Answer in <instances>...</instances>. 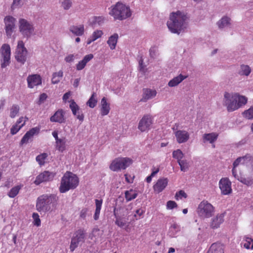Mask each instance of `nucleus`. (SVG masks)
I'll return each mask as SVG.
<instances>
[{
	"label": "nucleus",
	"instance_id": "nucleus-1",
	"mask_svg": "<svg viewBox=\"0 0 253 253\" xmlns=\"http://www.w3.org/2000/svg\"><path fill=\"white\" fill-rule=\"evenodd\" d=\"M167 25L171 33L179 35L187 28L188 17L184 12L180 11L172 12L167 22Z\"/></svg>",
	"mask_w": 253,
	"mask_h": 253
},
{
	"label": "nucleus",
	"instance_id": "nucleus-2",
	"mask_svg": "<svg viewBox=\"0 0 253 253\" xmlns=\"http://www.w3.org/2000/svg\"><path fill=\"white\" fill-rule=\"evenodd\" d=\"M248 98L239 93L225 92L223 99V105L228 112H233L245 106Z\"/></svg>",
	"mask_w": 253,
	"mask_h": 253
},
{
	"label": "nucleus",
	"instance_id": "nucleus-3",
	"mask_svg": "<svg viewBox=\"0 0 253 253\" xmlns=\"http://www.w3.org/2000/svg\"><path fill=\"white\" fill-rule=\"evenodd\" d=\"M58 197L54 194H44L37 201L36 208L41 213H45L56 206Z\"/></svg>",
	"mask_w": 253,
	"mask_h": 253
},
{
	"label": "nucleus",
	"instance_id": "nucleus-4",
	"mask_svg": "<svg viewBox=\"0 0 253 253\" xmlns=\"http://www.w3.org/2000/svg\"><path fill=\"white\" fill-rule=\"evenodd\" d=\"M109 14L115 20H124L131 17L132 11L128 5L118 2L110 7Z\"/></svg>",
	"mask_w": 253,
	"mask_h": 253
},
{
	"label": "nucleus",
	"instance_id": "nucleus-5",
	"mask_svg": "<svg viewBox=\"0 0 253 253\" xmlns=\"http://www.w3.org/2000/svg\"><path fill=\"white\" fill-rule=\"evenodd\" d=\"M79 182V178L76 174L67 171L61 178L59 191L64 193L71 189H74L78 186Z\"/></svg>",
	"mask_w": 253,
	"mask_h": 253
},
{
	"label": "nucleus",
	"instance_id": "nucleus-6",
	"mask_svg": "<svg viewBox=\"0 0 253 253\" xmlns=\"http://www.w3.org/2000/svg\"><path fill=\"white\" fill-rule=\"evenodd\" d=\"M196 211L201 218H209L214 214L215 208L208 201L203 200L198 205Z\"/></svg>",
	"mask_w": 253,
	"mask_h": 253
},
{
	"label": "nucleus",
	"instance_id": "nucleus-7",
	"mask_svg": "<svg viewBox=\"0 0 253 253\" xmlns=\"http://www.w3.org/2000/svg\"><path fill=\"white\" fill-rule=\"evenodd\" d=\"M18 28L19 32L24 38L28 39L35 34L33 24L25 18L19 19Z\"/></svg>",
	"mask_w": 253,
	"mask_h": 253
},
{
	"label": "nucleus",
	"instance_id": "nucleus-8",
	"mask_svg": "<svg viewBox=\"0 0 253 253\" xmlns=\"http://www.w3.org/2000/svg\"><path fill=\"white\" fill-rule=\"evenodd\" d=\"M132 163V160L129 158H117L113 160L109 166L110 169L113 171H118L125 169Z\"/></svg>",
	"mask_w": 253,
	"mask_h": 253
},
{
	"label": "nucleus",
	"instance_id": "nucleus-9",
	"mask_svg": "<svg viewBox=\"0 0 253 253\" xmlns=\"http://www.w3.org/2000/svg\"><path fill=\"white\" fill-rule=\"evenodd\" d=\"M16 19L11 15H6L3 19L4 28L7 38H10L16 28Z\"/></svg>",
	"mask_w": 253,
	"mask_h": 253
},
{
	"label": "nucleus",
	"instance_id": "nucleus-10",
	"mask_svg": "<svg viewBox=\"0 0 253 253\" xmlns=\"http://www.w3.org/2000/svg\"><path fill=\"white\" fill-rule=\"evenodd\" d=\"M0 54L1 67L4 68L9 65L10 62L11 49L10 45L6 43L2 44L0 48Z\"/></svg>",
	"mask_w": 253,
	"mask_h": 253
},
{
	"label": "nucleus",
	"instance_id": "nucleus-11",
	"mask_svg": "<svg viewBox=\"0 0 253 253\" xmlns=\"http://www.w3.org/2000/svg\"><path fill=\"white\" fill-rule=\"evenodd\" d=\"M85 236V232L82 229L78 230L74 233L70 246V249L71 252H73L80 243L84 242Z\"/></svg>",
	"mask_w": 253,
	"mask_h": 253
},
{
	"label": "nucleus",
	"instance_id": "nucleus-12",
	"mask_svg": "<svg viewBox=\"0 0 253 253\" xmlns=\"http://www.w3.org/2000/svg\"><path fill=\"white\" fill-rule=\"evenodd\" d=\"M27 50L24 46V43L22 41L18 42L16 50L15 58L18 62L24 64L27 59Z\"/></svg>",
	"mask_w": 253,
	"mask_h": 253
},
{
	"label": "nucleus",
	"instance_id": "nucleus-13",
	"mask_svg": "<svg viewBox=\"0 0 253 253\" xmlns=\"http://www.w3.org/2000/svg\"><path fill=\"white\" fill-rule=\"evenodd\" d=\"M152 124V117L150 115H145L139 121L138 129L141 132L147 131L151 128Z\"/></svg>",
	"mask_w": 253,
	"mask_h": 253
},
{
	"label": "nucleus",
	"instance_id": "nucleus-14",
	"mask_svg": "<svg viewBox=\"0 0 253 253\" xmlns=\"http://www.w3.org/2000/svg\"><path fill=\"white\" fill-rule=\"evenodd\" d=\"M219 187L221 193L224 195H229L232 191L231 182L227 177H223L219 181Z\"/></svg>",
	"mask_w": 253,
	"mask_h": 253
},
{
	"label": "nucleus",
	"instance_id": "nucleus-15",
	"mask_svg": "<svg viewBox=\"0 0 253 253\" xmlns=\"http://www.w3.org/2000/svg\"><path fill=\"white\" fill-rule=\"evenodd\" d=\"M225 213H219L213 216L209 222L211 228L215 229L220 227L224 221Z\"/></svg>",
	"mask_w": 253,
	"mask_h": 253
},
{
	"label": "nucleus",
	"instance_id": "nucleus-16",
	"mask_svg": "<svg viewBox=\"0 0 253 253\" xmlns=\"http://www.w3.org/2000/svg\"><path fill=\"white\" fill-rule=\"evenodd\" d=\"M55 174L48 171H45L39 174L34 181V183L38 185L41 183L50 181L53 179Z\"/></svg>",
	"mask_w": 253,
	"mask_h": 253
},
{
	"label": "nucleus",
	"instance_id": "nucleus-17",
	"mask_svg": "<svg viewBox=\"0 0 253 253\" xmlns=\"http://www.w3.org/2000/svg\"><path fill=\"white\" fill-rule=\"evenodd\" d=\"M174 134L176 141L179 144L186 142L190 138L189 133L185 130H176Z\"/></svg>",
	"mask_w": 253,
	"mask_h": 253
},
{
	"label": "nucleus",
	"instance_id": "nucleus-18",
	"mask_svg": "<svg viewBox=\"0 0 253 253\" xmlns=\"http://www.w3.org/2000/svg\"><path fill=\"white\" fill-rule=\"evenodd\" d=\"M27 81L28 87L33 88L42 84V78L38 74L30 75L28 76Z\"/></svg>",
	"mask_w": 253,
	"mask_h": 253
},
{
	"label": "nucleus",
	"instance_id": "nucleus-19",
	"mask_svg": "<svg viewBox=\"0 0 253 253\" xmlns=\"http://www.w3.org/2000/svg\"><path fill=\"white\" fill-rule=\"evenodd\" d=\"M40 130V127H35L28 131L21 139L20 141V145H23L24 144L28 143L29 140L32 139L34 135L39 133Z\"/></svg>",
	"mask_w": 253,
	"mask_h": 253
},
{
	"label": "nucleus",
	"instance_id": "nucleus-20",
	"mask_svg": "<svg viewBox=\"0 0 253 253\" xmlns=\"http://www.w3.org/2000/svg\"><path fill=\"white\" fill-rule=\"evenodd\" d=\"M216 24L219 30H223L231 26L232 20L230 17L224 15L217 21Z\"/></svg>",
	"mask_w": 253,
	"mask_h": 253
},
{
	"label": "nucleus",
	"instance_id": "nucleus-21",
	"mask_svg": "<svg viewBox=\"0 0 253 253\" xmlns=\"http://www.w3.org/2000/svg\"><path fill=\"white\" fill-rule=\"evenodd\" d=\"M168 183L167 178H161L159 179L153 186V189L155 192L159 193L165 189Z\"/></svg>",
	"mask_w": 253,
	"mask_h": 253
},
{
	"label": "nucleus",
	"instance_id": "nucleus-22",
	"mask_svg": "<svg viewBox=\"0 0 253 253\" xmlns=\"http://www.w3.org/2000/svg\"><path fill=\"white\" fill-rule=\"evenodd\" d=\"M70 102V108L72 110L73 114L76 116L79 121L82 122L84 121V116L83 113L80 112V107L74 100H72Z\"/></svg>",
	"mask_w": 253,
	"mask_h": 253
},
{
	"label": "nucleus",
	"instance_id": "nucleus-23",
	"mask_svg": "<svg viewBox=\"0 0 253 253\" xmlns=\"http://www.w3.org/2000/svg\"><path fill=\"white\" fill-rule=\"evenodd\" d=\"M64 115V111L62 109H59L50 117V121L51 122L63 123L65 122Z\"/></svg>",
	"mask_w": 253,
	"mask_h": 253
},
{
	"label": "nucleus",
	"instance_id": "nucleus-24",
	"mask_svg": "<svg viewBox=\"0 0 253 253\" xmlns=\"http://www.w3.org/2000/svg\"><path fill=\"white\" fill-rule=\"evenodd\" d=\"M131 208V205H129L126 207H116L114 209V216L126 217L129 213L128 210H130Z\"/></svg>",
	"mask_w": 253,
	"mask_h": 253
},
{
	"label": "nucleus",
	"instance_id": "nucleus-25",
	"mask_svg": "<svg viewBox=\"0 0 253 253\" xmlns=\"http://www.w3.org/2000/svg\"><path fill=\"white\" fill-rule=\"evenodd\" d=\"M187 78V76L180 74L171 79L168 82V85L170 87H176Z\"/></svg>",
	"mask_w": 253,
	"mask_h": 253
},
{
	"label": "nucleus",
	"instance_id": "nucleus-26",
	"mask_svg": "<svg viewBox=\"0 0 253 253\" xmlns=\"http://www.w3.org/2000/svg\"><path fill=\"white\" fill-rule=\"evenodd\" d=\"M240 182L247 186L253 184V169L249 170L244 177H240Z\"/></svg>",
	"mask_w": 253,
	"mask_h": 253
},
{
	"label": "nucleus",
	"instance_id": "nucleus-27",
	"mask_svg": "<svg viewBox=\"0 0 253 253\" xmlns=\"http://www.w3.org/2000/svg\"><path fill=\"white\" fill-rule=\"evenodd\" d=\"M157 91L155 89L146 88L143 89V96L141 100L146 101L151 99L156 96Z\"/></svg>",
	"mask_w": 253,
	"mask_h": 253
},
{
	"label": "nucleus",
	"instance_id": "nucleus-28",
	"mask_svg": "<svg viewBox=\"0 0 253 253\" xmlns=\"http://www.w3.org/2000/svg\"><path fill=\"white\" fill-rule=\"evenodd\" d=\"M100 113L102 116L108 115L110 110V104L107 101L105 97H103L100 102Z\"/></svg>",
	"mask_w": 253,
	"mask_h": 253
},
{
	"label": "nucleus",
	"instance_id": "nucleus-29",
	"mask_svg": "<svg viewBox=\"0 0 253 253\" xmlns=\"http://www.w3.org/2000/svg\"><path fill=\"white\" fill-rule=\"evenodd\" d=\"M93 58V55L92 54H89L86 55L84 58L80 61L76 65V69L78 71L82 70L83 69L86 64L90 61Z\"/></svg>",
	"mask_w": 253,
	"mask_h": 253
},
{
	"label": "nucleus",
	"instance_id": "nucleus-30",
	"mask_svg": "<svg viewBox=\"0 0 253 253\" xmlns=\"http://www.w3.org/2000/svg\"><path fill=\"white\" fill-rule=\"evenodd\" d=\"M70 31L77 36H81L84 32V26L83 24L73 25L70 27Z\"/></svg>",
	"mask_w": 253,
	"mask_h": 253
},
{
	"label": "nucleus",
	"instance_id": "nucleus-31",
	"mask_svg": "<svg viewBox=\"0 0 253 253\" xmlns=\"http://www.w3.org/2000/svg\"><path fill=\"white\" fill-rule=\"evenodd\" d=\"M119 39V35L117 33H114L108 38L107 43L111 50H114L116 48Z\"/></svg>",
	"mask_w": 253,
	"mask_h": 253
},
{
	"label": "nucleus",
	"instance_id": "nucleus-32",
	"mask_svg": "<svg viewBox=\"0 0 253 253\" xmlns=\"http://www.w3.org/2000/svg\"><path fill=\"white\" fill-rule=\"evenodd\" d=\"M103 35V32L101 30H96L89 37L86 41L87 44H90L97 39L101 38Z\"/></svg>",
	"mask_w": 253,
	"mask_h": 253
},
{
	"label": "nucleus",
	"instance_id": "nucleus-33",
	"mask_svg": "<svg viewBox=\"0 0 253 253\" xmlns=\"http://www.w3.org/2000/svg\"><path fill=\"white\" fill-rule=\"evenodd\" d=\"M105 18L103 16H93L89 19V24L92 27H95L96 26H101L104 23Z\"/></svg>",
	"mask_w": 253,
	"mask_h": 253
},
{
	"label": "nucleus",
	"instance_id": "nucleus-34",
	"mask_svg": "<svg viewBox=\"0 0 253 253\" xmlns=\"http://www.w3.org/2000/svg\"><path fill=\"white\" fill-rule=\"evenodd\" d=\"M218 134L215 132L205 133L203 135V142L213 143L217 139Z\"/></svg>",
	"mask_w": 253,
	"mask_h": 253
},
{
	"label": "nucleus",
	"instance_id": "nucleus-35",
	"mask_svg": "<svg viewBox=\"0 0 253 253\" xmlns=\"http://www.w3.org/2000/svg\"><path fill=\"white\" fill-rule=\"evenodd\" d=\"M207 253H223V249L221 244H212Z\"/></svg>",
	"mask_w": 253,
	"mask_h": 253
},
{
	"label": "nucleus",
	"instance_id": "nucleus-36",
	"mask_svg": "<svg viewBox=\"0 0 253 253\" xmlns=\"http://www.w3.org/2000/svg\"><path fill=\"white\" fill-rule=\"evenodd\" d=\"M241 245L246 249L253 250V239L249 237H244L241 242Z\"/></svg>",
	"mask_w": 253,
	"mask_h": 253
},
{
	"label": "nucleus",
	"instance_id": "nucleus-37",
	"mask_svg": "<svg viewBox=\"0 0 253 253\" xmlns=\"http://www.w3.org/2000/svg\"><path fill=\"white\" fill-rule=\"evenodd\" d=\"M180 230V227L179 225L176 223L171 224L169 227V236L175 237L177 233Z\"/></svg>",
	"mask_w": 253,
	"mask_h": 253
},
{
	"label": "nucleus",
	"instance_id": "nucleus-38",
	"mask_svg": "<svg viewBox=\"0 0 253 253\" xmlns=\"http://www.w3.org/2000/svg\"><path fill=\"white\" fill-rule=\"evenodd\" d=\"M66 139L65 137L60 138L56 141V148L59 151L62 152L66 149Z\"/></svg>",
	"mask_w": 253,
	"mask_h": 253
},
{
	"label": "nucleus",
	"instance_id": "nucleus-39",
	"mask_svg": "<svg viewBox=\"0 0 253 253\" xmlns=\"http://www.w3.org/2000/svg\"><path fill=\"white\" fill-rule=\"evenodd\" d=\"M22 186V185H19L12 187L7 193L8 196L11 198L15 197L18 194Z\"/></svg>",
	"mask_w": 253,
	"mask_h": 253
},
{
	"label": "nucleus",
	"instance_id": "nucleus-40",
	"mask_svg": "<svg viewBox=\"0 0 253 253\" xmlns=\"http://www.w3.org/2000/svg\"><path fill=\"white\" fill-rule=\"evenodd\" d=\"M63 76V72L62 71L60 70L58 72H54L52 74L51 79V83L53 84H58L62 79Z\"/></svg>",
	"mask_w": 253,
	"mask_h": 253
},
{
	"label": "nucleus",
	"instance_id": "nucleus-41",
	"mask_svg": "<svg viewBox=\"0 0 253 253\" xmlns=\"http://www.w3.org/2000/svg\"><path fill=\"white\" fill-rule=\"evenodd\" d=\"M102 205V200H98V199L95 200L96 209H95V213L94 215V219L96 220L99 218Z\"/></svg>",
	"mask_w": 253,
	"mask_h": 253
},
{
	"label": "nucleus",
	"instance_id": "nucleus-42",
	"mask_svg": "<svg viewBox=\"0 0 253 253\" xmlns=\"http://www.w3.org/2000/svg\"><path fill=\"white\" fill-rule=\"evenodd\" d=\"M251 72V67L245 64H241L240 67L239 74L241 75L248 76Z\"/></svg>",
	"mask_w": 253,
	"mask_h": 253
},
{
	"label": "nucleus",
	"instance_id": "nucleus-43",
	"mask_svg": "<svg viewBox=\"0 0 253 253\" xmlns=\"http://www.w3.org/2000/svg\"><path fill=\"white\" fill-rule=\"evenodd\" d=\"M116 218L115 224L120 227H123L126 225L128 219L126 217L115 216Z\"/></svg>",
	"mask_w": 253,
	"mask_h": 253
},
{
	"label": "nucleus",
	"instance_id": "nucleus-44",
	"mask_svg": "<svg viewBox=\"0 0 253 253\" xmlns=\"http://www.w3.org/2000/svg\"><path fill=\"white\" fill-rule=\"evenodd\" d=\"M137 196V192L133 189H130L125 192V198L127 201H129L135 199Z\"/></svg>",
	"mask_w": 253,
	"mask_h": 253
},
{
	"label": "nucleus",
	"instance_id": "nucleus-45",
	"mask_svg": "<svg viewBox=\"0 0 253 253\" xmlns=\"http://www.w3.org/2000/svg\"><path fill=\"white\" fill-rule=\"evenodd\" d=\"M180 167V169L182 171H186L188 170L190 165L189 162L186 159H182L178 162Z\"/></svg>",
	"mask_w": 253,
	"mask_h": 253
},
{
	"label": "nucleus",
	"instance_id": "nucleus-46",
	"mask_svg": "<svg viewBox=\"0 0 253 253\" xmlns=\"http://www.w3.org/2000/svg\"><path fill=\"white\" fill-rule=\"evenodd\" d=\"M97 100L96 99V94L93 93L89 100L87 101L86 104L91 108H93L97 104Z\"/></svg>",
	"mask_w": 253,
	"mask_h": 253
},
{
	"label": "nucleus",
	"instance_id": "nucleus-47",
	"mask_svg": "<svg viewBox=\"0 0 253 253\" xmlns=\"http://www.w3.org/2000/svg\"><path fill=\"white\" fill-rule=\"evenodd\" d=\"M242 115L247 119L253 120V105L251 106L248 109L245 110Z\"/></svg>",
	"mask_w": 253,
	"mask_h": 253
},
{
	"label": "nucleus",
	"instance_id": "nucleus-48",
	"mask_svg": "<svg viewBox=\"0 0 253 253\" xmlns=\"http://www.w3.org/2000/svg\"><path fill=\"white\" fill-rule=\"evenodd\" d=\"M240 158L243 159L242 160L243 165H249L253 163V157L249 154L240 157Z\"/></svg>",
	"mask_w": 253,
	"mask_h": 253
},
{
	"label": "nucleus",
	"instance_id": "nucleus-49",
	"mask_svg": "<svg viewBox=\"0 0 253 253\" xmlns=\"http://www.w3.org/2000/svg\"><path fill=\"white\" fill-rule=\"evenodd\" d=\"M172 157L177 160V163L179 161L182 159L184 157V154L180 149H177L172 152Z\"/></svg>",
	"mask_w": 253,
	"mask_h": 253
},
{
	"label": "nucleus",
	"instance_id": "nucleus-50",
	"mask_svg": "<svg viewBox=\"0 0 253 253\" xmlns=\"http://www.w3.org/2000/svg\"><path fill=\"white\" fill-rule=\"evenodd\" d=\"M19 111V106L18 105H13L10 110V117L11 118H15Z\"/></svg>",
	"mask_w": 253,
	"mask_h": 253
},
{
	"label": "nucleus",
	"instance_id": "nucleus-51",
	"mask_svg": "<svg viewBox=\"0 0 253 253\" xmlns=\"http://www.w3.org/2000/svg\"><path fill=\"white\" fill-rule=\"evenodd\" d=\"M61 6L65 10H68L72 5L71 0H60Z\"/></svg>",
	"mask_w": 253,
	"mask_h": 253
},
{
	"label": "nucleus",
	"instance_id": "nucleus-52",
	"mask_svg": "<svg viewBox=\"0 0 253 253\" xmlns=\"http://www.w3.org/2000/svg\"><path fill=\"white\" fill-rule=\"evenodd\" d=\"M47 157V154L46 153H42L38 155L36 157V161L38 162L39 165L41 166L43 165L45 163V160Z\"/></svg>",
	"mask_w": 253,
	"mask_h": 253
},
{
	"label": "nucleus",
	"instance_id": "nucleus-53",
	"mask_svg": "<svg viewBox=\"0 0 253 253\" xmlns=\"http://www.w3.org/2000/svg\"><path fill=\"white\" fill-rule=\"evenodd\" d=\"M23 127V125H17L16 124L12 126L10 128V133L12 135L16 134Z\"/></svg>",
	"mask_w": 253,
	"mask_h": 253
},
{
	"label": "nucleus",
	"instance_id": "nucleus-54",
	"mask_svg": "<svg viewBox=\"0 0 253 253\" xmlns=\"http://www.w3.org/2000/svg\"><path fill=\"white\" fill-rule=\"evenodd\" d=\"M23 3L22 0H13L11 8L12 10L19 8L22 6Z\"/></svg>",
	"mask_w": 253,
	"mask_h": 253
},
{
	"label": "nucleus",
	"instance_id": "nucleus-55",
	"mask_svg": "<svg viewBox=\"0 0 253 253\" xmlns=\"http://www.w3.org/2000/svg\"><path fill=\"white\" fill-rule=\"evenodd\" d=\"M32 217L34 219V224L37 226H40L41 222L39 214L37 213H33Z\"/></svg>",
	"mask_w": 253,
	"mask_h": 253
},
{
	"label": "nucleus",
	"instance_id": "nucleus-56",
	"mask_svg": "<svg viewBox=\"0 0 253 253\" xmlns=\"http://www.w3.org/2000/svg\"><path fill=\"white\" fill-rule=\"evenodd\" d=\"M186 194L182 190H180L179 192L176 193L175 195V198L177 200L179 199H182L183 198H186Z\"/></svg>",
	"mask_w": 253,
	"mask_h": 253
},
{
	"label": "nucleus",
	"instance_id": "nucleus-57",
	"mask_svg": "<svg viewBox=\"0 0 253 253\" xmlns=\"http://www.w3.org/2000/svg\"><path fill=\"white\" fill-rule=\"evenodd\" d=\"M144 212V211L142 209L139 208L136 210L135 213L134 214V217L136 219H138L141 218V216L143 214Z\"/></svg>",
	"mask_w": 253,
	"mask_h": 253
},
{
	"label": "nucleus",
	"instance_id": "nucleus-58",
	"mask_svg": "<svg viewBox=\"0 0 253 253\" xmlns=\"http://www.w3.org/2000/svg\"><path fill=\"white\" fill-rule=\"evenodd\" d=\"M28 120V118L26 117H20L18 120L17 121L16 123L15 124L17 125H23V126L25 125L26 122Z\"/></svg>",
	"mask_w": 253,
	"mask_h": 253
},
{
	"label": "nucleus",
	"instance_id": "nucleus-59",
	"mask_svg": "<svg viewBox=\"0 0 253 253\" xmlns=\"http://www.w3.org/2000/svg\"><path fill=\"white\" fill-rule=\"evenodd\" d=\"M177 204L173 201H169L167 203V208L169 210H172L177 207Z\"/></svg>",
	"mask_w": 253,
	"mask_h": 253
},
{
	"label": "nucleus",
	"instance_id": "nucleus-60",
	"mask_svg": "<svg viewBox=\"0 0 253 253\" xmlns=\"http://www.w3.org/2000/svg\"><path fill=\"white\" fill-rule=\"evenodd\" d=\"M65 61L68 63H71L74 61L75 56L73 54H70L67 55L64 59Z\"/></svg>",
	"mask_w": 253,
	"mask_h": 253
},
{
	"label": "nucleus",
	"instance_id": "nucleus-61",
	"mask_svg": "<svg viewBox=\"0 0 253 253\" xmlns=\"http://www.w3.org/2000/svg\"><path fill=\"white\" fill-rule=\"evenodd\" d=\"M143 60L142 59H140L139 61V68L140 71L142 72L143 73H145V66L143 65Z\"/></svg>",
	"mask_w": 253,
	"mask_h": 253
},
{
	"label": "nucleus",
	"instance_id": "nucleus-62",
	"mask_svg": "<svg viewBox=\"0 0 253 253\" xmlns=\"http://www.w3.org/2000/svg\"><path fill=\"white\" fill-rule=\"evenodd\" d=\"M46 98L47 95L45 93H43L41 94L39 97V103L41 104L43 103L46 100Z\"/></svg>",
	"mask_w": 253,
	"mask_h": 253
},
{
	"label": "nucleus",
	"instance_id": "nucleus-63",
	"mask_svg": "<svg viewBox=\"0 0 253 253\" xmlns=\"http://www.w3.org/2000/svg\"><path fill=\"white\" fill-rule=\"evenodd\" d=\"M157 51V48L156 47H151L150 49V55L152 58H154L156 56V53Z\"/></svg>",
	"mask_w": 253,
	"mask_h": 253
},
{
	"label": "nucleus",
	"instance_id": "nucleus-64",
	"mask_svg": "<svg viewBox=\"0 0 253 253\" xmlns=\"http://www.w3.org/2000/svg\"><path fill=\"white\" fill-rule=\"evenodd\" d=\"M243 159H241L240 157L238 158L233 163V166L234 168H236L238 167L240 164H242V160Z\"/></svg>",
	"mask_w": 253,
	"mask_h": 253
}]
</instances>
